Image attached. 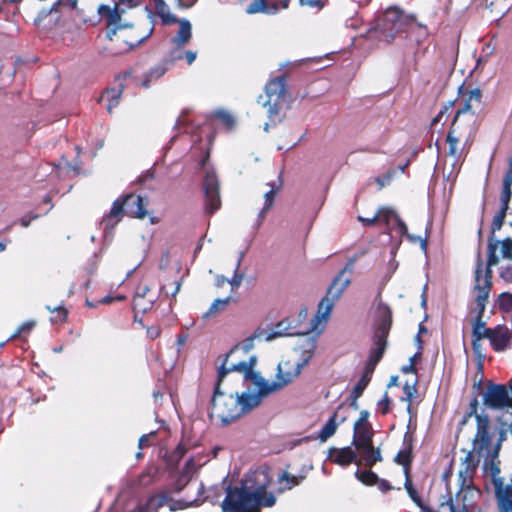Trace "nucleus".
I'll return each instance as SVG.
<instances>
[{
  "instance_id": "obj_55",
  "label": "nucleus",
  "mask_w": 512,
  "mask_h": 512,
  "mask_svg": "<svg viewBox=\"0 0 512 512\" xmlns=\"http://www.w3.org/2000/svg\"><path fill=\"white\" fill-rule=\"evenodd\" d=\"M394 174L395 171H390L384 177L377 178L376 181L378 183L379 189H382L384 186L389 185Z\"/></svg>"
},
{
  "instance_id": "obj_35",
  "label": "nucleus",
  "mask_w": 512,
  "mask_h": 512,
  "mask_svg": "<svg viewBox=\"0 0 512 512\" xmlns=\"http://www.w3.org/2000/svg\"><path fill=\"white\" fill-rule=\"evenodd\" d=\"M369 381H370V372L367 371V372H365V374L361 377V379L357 382V384L353 388V390L351 392V397H352L351 405L353 406L354 409L358 408L357 399L362 395V393H363L364 389L366 388V386L368 385Z\"/></svg>"
},
{
  "instance_id": "obj_15",
  "label": "nucleus",
  "mask_w": 512,
  "mask_h": 512,
  "mask_svg": "<svg viewBox=\"0 0 512 512\" xmlns=\"http://www.w3.org/2000/svg\"><path fill=\"white\" fill-rule=\"evenodd\" d=\"M255 340H264V330H257L255 331L251 336L244 339L241 343L235 345L222 359V363L220 366H227V372L228 373H237L242 376L240 373V370L233 368V366H237L240 363H247L249 361V358L247 360H240V361H233L231 360L232 357H234L237 353L240 351H243L244 353H248L250 350L254 348V342Z\"/></svg>"
},
{
  "instance_id": "obj_38",
  "label": "nucleus",
  "mask_w": 512,
  "mask_h": 512,
  "mask_svg": "<svg viewBox=\"0 0 512 512\" xmlns=\"http://www.w3.org/2000/svg\"><path fill=\"white\" fill-rule=\"evenodd\" d=\"M416 384H417V377L414 376V377H412V379L407 380L403 387L404 397L402 398V400L408 402V405H407L408 410H410L411 400L415 397V395L417 393Z\"/></svg>"
},
{
  "instance_id": "obj_39",
  "label": "nucleus",
  "mask_w": 512,
  "mask_h": 512,
  "mask_svg": "<svg viewBox=\"0 0 512 512\" xmlns=\"http://www.w3.org/2000/svg\"><path fill=\"white\" fill-rule=\"evenodd\" d=\"M477 306L479 308V315L477 317L476 322L473 325V337H477V338L487 337L488 338L489 333L491 332V330L487 329L485 327L484 322L481 321L482 313L484 312V310L481 311L480 306L478 304H477Z\"/></svg>"
},
{
  "instance_id": "obj_3",
  "label": "nucleus",
  "mask_w": 512,
  "mask_h": 512,
  "mask_svg": "<svg viewBox=\"0 0 512 512\" xmlns=\"http://www.w3.org/2000/svg\"><path fill=\"white\" fill-rule=\"evenodd\" d=\"M256 363L257 357L250 355L247 363H240L237 366H233V368L240 370L243 379L250 381L255 386L262 401L267 396L277 393L290 385L302 373L299 367L288 358H285L278 363L274 379L269 381L254 370Z\"/></svg>"
},
{
  "instance_id": "obj_5",
  "label": "nucleus",
  "mask_w": 512,
  "mask_h": 512,
  "mask_svg": "<svg viewBox=\"0 0 512 512\" xmlns=\"http://www.w3.org/2000/svg\"><path fill=\"white\" fill-rule=\"evenodd\" d=\"M200 466L201 463L196 464L193 459H190L173 489L162 492L168 494V503L166 504L170 511L182 510L203 503L205 499L202 497L203 484L190 478V475Z\"/></svg>"
},
{
  "instance_id": "obj_19",
  "label": "nucleus",
  "mask_w": 512,
  "mask_h": 512,
  "mask_svg": "<svg viewBox=\"0 0 512 512\" xmlns=\"http://www.w3.org/2000/svg\"><path fill=\"white\" fill-rule=\"evenodd\" d=\"M289 1L290 0H254L246 7V13L274 15L282 9H286Z\"/></svg>"
},
{
  "instance_id": "obj_51",
  "label": "nucleus",
  "mask_w": 512,
  "mask_h": 512,
  "mask_svg": "<svg viewBox=\"0 0 512 512\" xmlns=\"http://www.w3.org/2000/svg\"><path fill=\"white\" fill-rule=\"evenodd\" d=\"M420 359V353H415L413 356L410 357L409 359V364L407 365H404L402 368H401V371L404 373V374H412L414 376L415 375V364L416 362Z\"/></svg>"
},
{
  "instance_id": "obj_28",
  "label": "nucleus",
  "mask_w": 512,
  "mask_h": 512,
  "mask_svg": "<svg viewBox=\"0 0 512 512\" xmlns=\"http://www.w3.org/2000/svg\"><path fill=\"white\" fill-rule=\"evenodd\" d=\"M294 333L291 332V326L290 322L288 320H282L278 322L271 331H265L264 330V341H272L279 337H284L288 335H293Z\"/></svg>"
},
{
  "instance_id": "obj_48",
  "label": "nucleus",
  "mask_w": 512,
  "mask_h": 512,
  "mask_svg": "<svg viewBox=\"0 0 512 512\" xmlns=\"http://www.w3.org/2000/svg\"><path fill=\"white\" fill-rule=\"evenodd\" d=\"M71 171L77 173L76 168L72 167L68 162H65L64 164L61 163L53 167V172L58 178H61L64 174H68Z\"/></svg>"
},
{
  "instance_id": "obj_40",
  "label": "nucleus",
  "mask_w": 512,
  "mask_h": 512,
  "mask_svg": "<svg viewBox=\"0 0 512 512\" xmlns=\"http://www.w3.org/2000/svg\"><path fill=\"white\" fill-rule=\"evenodd\" d=\"M378 221L384 222L387 226L389 225L391 220H394L395 222L399 218L397 213L389 208V207H381L376 212Z\"/></svg>"
},
{
  "instance_id": "obj_31",
  "label": "nucleus",
  "mask_w": 512,
  "mask_h": 512,
  "mask_svg": "<svg viewBox=\"0 0 512 512\" xmlns=\"http://www.w3.org/2000/svg\"><path fill=\"white\" fill-rule=\"evenodd\" d=\"M233 300V296L229 294L226 298H217L210 305L208 311L203 315L205 319L214 317L225 311L229 303Z\"/></svg>"
},
{
  "instance_id": "obj_4",
  "label": "nucleus",
  "mask_w": 512,
  "mask_h": 512,
  "mask_svg": "<svg viewBox=\"0 0 512 512\" xmlns=\"http://www.w3.org/2000/svg\"><path fill=\"white\" fill-rule=\"evenodd\" d=\"M481 108V91L473 89L469 92L468 98L465 99L464 105L457 110L452 126L447 135V143L449 146L448 154L454 158H460L462 149L459 148V142L468 143L478 126L477 111Z\"/></svg>"
},
{
  "instance_id": "obj_45",
  "label": "nucleus",
  "mask_w": 512,
  "mask_h": 512,
  "mask_svg": "<svg viewBox=\"0 0 512 512\" xmlns=\"http://www.w3.org/2000/svg\"><path fill=\"white\" fill-rule=\"evenodd\" d=\"M506 212H507L506 210L500 209V211L493 218L492 227H491V237L493 239H494V233L497 230H500L504 223Z\"/></svg>"
},
{
  "instance_id": "obj_25",
  "label": "nucleus",
  "mask_w": 512,
  "mask_h": 512,
  "mask_svg": "<svg viewBox=\"0 0 512 512\" xmlns=\"http://www.w3.org/2000/svg\"><path fill=\"white\" fill-rule=\"evenodd\" d=\"M330 458L333 462L341 466L349 465L352 462L357 463V454L351 447L332 449L330 452ZM358 463L361 464L362 462L359 460Z\"/></svg>"
},
{
  "instance_id": "obj_8",
  "label": "nucleus",
  "mask_w": 512,
  "mask_h": 512,
  "mask_svg": "<svg viewBox=\"0 0 512 512\" xmlns=\"http://www.w3.org/2000/svg\"><path fill=\"white\" fill-rule=\"evenodd\" d=\"M498 248L497 240H493L492 237L489 239L488 244V263L487 267L484 271V263L480 257H478L476 269H475V301L481 308V311L485 309V305L489 296V292L491 289V267L495 266L499 262V257L496 255V250Z\"/></svg>"
},
{
  "instance_id": "obj_16",
  "label": "nucleus",
  "mask_w": 512,
  "mask_h": 512,
  "mask_svg": "<svg viewBox=\"0 0 512 512\" xmlns=\"http://www.w3.org/2000/svg\"><path fill=\"white\" fill-rule=\"evenodd\" d=\"M336 301L329 299L327 295L318 304L317 313L311 320L310 329L312 333L321 335L330 319L332 309Z\"/></svg>"
},
{
  "instance_id": "obj_13",
  "label": "nucleus",
  "mask_w": 512,
  "mask_h": 512,
  "mask_svg": "<svg viewBox=\"0 0 512 512\" xmlns=\"http://www.w3.org/2000/svg\"><path fill=\"white\" fill-rule=\"evenodd\" d=\"M285 83L283 78L271 80L265 88V95L258 97V103L267 108L270 118L279 114L284 101Z\"/></svg>"
},
{
  "instance_id": "obj_56",
  "label": "nucleus",
  "mask_w": 512,
  "mask_h": 512,
  "mask_svg": "<svg viewBox=\"0 0 512 512\" xmlns=\"http://www.w3.org/2000/svg\"><path fill=\"white\" fill-rule=\"evenodd\" d=\"M389 399L387 397V394H385L383 396V398L381 400L378 401V410L382 413V414H386L388 411H389Z\"/></svg>"
},
{
  "instance_id": "obj_29",
  "label": "nucleus",
  "mask_w": 512,
  "mask_h": 512,
  "mask_svg": "<svg viewBox=\"0 0 512 512\" xmlns=\"http://www.w3.org/2000/svg\"><path fill=\"white\" fill-rule=\"evenodd\" d=\"M478 495L479 491L474 489L472 485L468 486L467 488L460 487V490L456 494V501L461 502L463 508L467 510L469 507L473 505L474 499Z\"/></svg>"
},
{
  "instance_id": "obj_52",
  "label": "nucleus",
  "mask_w": 512,
  "mask_h": 512,
  "mask_svg": "<svg viewBox=\"0 0 512 512\" xmlns=\"http://www.w3.org/2000/svg\"><path fill=\"white\" fill-rule=\"evenodd\" d=\"M511 195H512L511 187L503 185V190H502L501 197H500L502 210H506V211L508 210V205H509Z\"/></svg>"
},
{
  "instance_id": "obj_58",
  "label": "nucleus",
  "mask_w": 512,
  "mask_h": 512,
  "mask_svg": "<svg viewBox=\"0 0 512 512\" xmlns=\"http://www.w3.org/2000/svg\"><path fill=\"white\" fill-rule=\"evenodd\" d=\"M500 276L502 279H504L506 282H512V266H507L501 268Z\"/></svg>"
},
{
  "instance_id": "obj_23",
  "label": "nucleus",
  "mask_w": 512,
  "mask_h": 512,
  "mask_svg": "<svg viewBox=\"0 0 512 512\" xmlns=\"http://www.w3.org/2000/svg\"><path fill=\"white\" fill-rule=\"evenodd\" d=\"M389 323L383 322L379 329L378 334L376 335V348L372 351L369 365H371V369L378 363V361L382 358L384 350L386 348V335L388 332Z\"/></svg>"
},
{
  "instance_id": "obj_2",
  "label": "nucleus",
  "mask_w": 512,
  "mask_h": 512,
  "mask_svg": "<svg viewBox=\"0 0 512 512\" xmlns=\"http://www.w3.org/2000/svg\"><path fill=\"white\" fill-rule=\"evenodd\" d=\"M230 374L227 372L226 365L219 366L217 382L211 399L210 417L213 421L223 425L235 421L262 403L255 386L247 387L241 395L222 391L224 381Z\"/></svg>"
},
{
  "instance_id": "obj_44",
  "label": "nucleus",
  "mask_w": 512,
  "mask_h": 512,
  "mask_svg": "<svg viewBox=\"0 0 512 512\" xmlns=\"http://www.w3.org/2000/svg\"><path fill=\"white\" fill-rule=\"evenodd\" d=\"M165 71L166 69L163 66H156L151 69L147 74L145 81L143 82V86L148 88L150 86V82L160 78L162 75H164Z\"/></svg>"
},
{
  "instance_id": "obj_47",
  "label": "nucleus",
  "mask_w": 512,
  "mask_h": 512,
  "mask_svg": "<svg viewBox=\"0 0 512 512\" xmlns=\"http://www.w3.org/2000/svg\"><path fill=\"white\" fill-rule=\"evenodd\" d=\"M497 242H498V247L501 248L502 257L512 260V240L508 238L503 241H497Z\"/></svg>"
},
{
  "instance_id": "obj_36",
  "label": "nucleus",
  "mask_w": 512,
  "mask_h": 512,
  "mask_svg": "<svg viewBox=\"0 0 512 512\" xmlns=\"http://www.w3.org/2000/svg\"><path fill=\"white\" fill-rule=\"evenodd\" d=\"M213 117L219 120L227 129H233L236 125L234 115L225 109L215 110L213 112Z\"/></svg>"
},
{
  "instance_id": "obj_57",
  "label": "nucleus",
  "mask_w": 512,
  "mask_h": 512,
  "mask_svg": "<svg viewBox=\"0 0 512 512\" xmlns=\"http://www.w3.org/2000/svg\"><path fill=\"white\" fill-rule=\"evenodd\" d=\"M156 432H150L148 434L142 435L139 439V448L143 449L144 447L148 446L150 443V440L155 437Z\"/></svg>"
},
{
  "instance_id": "obj_61",
  "label": "nucleus",
  "mask_w": 512,
  "mask_h": 512,
  "mask_svg": "<svg viewBox=\"0 0 512 512\" xmlns=\"http://www.w3.org/2000/svg\"><path fill=\"white\" fill-rule=\"evenodd\" d=\"M357 219L363 225H367V226L374 225L378 221V218H377L376 214L373 217H371V218H364L362 216H358Z\"/></svg>"
},
{
  "instance_id": "obj_34",
  "label": "nucleus",
  "mask_w": 512,
  "mask_h": 512,
  "mask_svg": "<svg viewBox=\"0 0 512 512\" xmlns=\"http://www.w3.org/2000/svg\"><path fill=\"white\" fill-rule=\"evenodd\" d=\"M121 98V90L119 89H110L107 90L100 98V102H106V108L109 113L112 112L114 108H116L119 104V100Z\"/></svg>"
},
{
  "instance_id": "obj_26",
  "label": "nucleus",
  "mask_w": 512,
  "mask_h": 512,
  "mask_svg": "<svg viewBox=\"0 0 512 512\" xmlns=\"http://www.w3.org/2000/svg\"><path fill=\"white\" fill-rule=\"evenodd\" d=\"M179 25V30L175 37L172 38L171 43L173 46H185L192 37V25L187 19H180L176 21Z\"/></svg>"
},
{
  "instance_id": "obj_63",
  "label": "nucleus",
  "mask_w": 512,
  "mask_h": 512,
  "mask_svg": "<svg viewBox=\"0 0 512 512\" xmlns=\"http://www.w3.org/2000/svg\"><path fill=\"white\" fill-rule=\"evenodd\" d=\"M147 335L150 339H155L160 335V328L157 326L149 327L147 329Z\"/></svg>"
},
{
  "instance_id": "obj_14",
  "label": "nucleus",
  "mask_w": 512,
  "mask_h": 512,
  "mask_svg": "<svg viewBox=\"0 0 512 512\" xmlns=\"http://www.w3.org/2000/svg\"><path fill=\"white\" fill-rule=\"evenodd\" d=\"M483 401L486 407L504 410L499 417V421L503 427H507L503 423V418L508 411H511L512 397L509 396L508 390L503 385H488L486 391L483 394Z\"/></svg>"
},
{
  "instance_id": "obj_60",
  "label": "nucleus",
  "mask_w": 512,
  "mask_h": 512,
  "mask_svg": "<svg viewBox=\"0 0 512 512\" xmlns=\"http://www.w3.org/2000/svg\"><path fill=\"white\" fill-rule=\"evenodd\" d=\"M181 286H182V282L181 281H175L174 282V288L172 289L171 292H169L165 286H163L161 288L162 291H164L166 293V295H171L173 298L177 295V293L180 291L181 289Z\"/></svg>"
},
{
  "instance_id": "obj_22",
  "label": "nucleus",
  "mask_w": 512,
  "mask_h": 512,
  "mask_svg": "<svg viewBox=\"0 0 512 512\" xmlns=\"http://www.w3.org/2000/svg\"><path fill=\"white\" fill-rule=\"evenodd\" d=\"M352 282V278L349 275L337 274L330 284L326 295L329 299L338 301L345 290L349 287Z\"/></svg>"
},
{
  "instance_id": "obj_30",
  "label": "nucleus",
  "mask_w": 512,
  "mask_h": 512,
  "mask_svg": "<svg viewBox=\"0 0 512 512\" xmlns=\"http://www.w3.org/2000/svg\"><path fill=\"white\" fill-rule=\"evenodd\" d=\"M270 188L264 192L265 204L259 212L260 220L265 218L266 213L270 210L273 205L274 197L281 188V182L267 184Z\"/></svg>"
},
{
  "instance_id": "obj_20",
  "label": "nucleus",
  "mask_w": 512,
  "mask_h": 512,
  "mask_svg": "<svg viewBox=\"0 0 512 512\" xmlns=\"http://www.w3.org/2000/svg\"><path fill=\"white\" fill-rule=\"evenodd\" d=\"M346 419L347 415L344 408L339 407L318 432L317 438L320 442H326L331 438L336 433L338 426L345 422Z\"/></svg>"
},
{
  "instance_id": "obj_11",
  "label": "nucleus",
  "mask_w": 512,
  "mask_h": 512,
  "mask_svg": "<svg viewBox=\"0 0 512 512\" xmlns=\"http://www.w3.org/2000/svg\"><path fill=\"white\" fill-rule=\"evenodd\" d=\"M147 17L150 21L143 34L139 35L135 41L128 43L129 47H134L147 39L154 31L155 15L161 19L163 25H171L176 23L177 18L170 12V7L164 0H150V8L145 7Z\"/></svg>"
},
{
  "instance_id": "obj_24",
  "label": "nucleus",
  "mask_w": 512,
  "mask_h": 512,
  "mask_svg": "<svg viewBox=\"0 0 512 512\" xmlns=\"http://www.w3.org/2000/svg\"><path fill=\"white\" fill-rule=\"evenodd\" d=\"M495 496L499 512H512V488L495 483Z\"/></svg>"
},
{
  "instance_id": "obj_50",
  "label": "nucleus",
  "mask_w": 512,
  "mask_h": 512,
  "mask_svg": "<svg viewBox=\"0 0 512 512\" xmlns=\"http://www.w3.org/2000/svg\"><path fill=\"white\" fill-rule=\"evenodd\" d=\"M499 306L504 311L512 310V294L504 292L499 296Z\"/></svg>"
},
{
  "instance_id": "obj_49",
  "label": "nucleus",
  "mask_w": 512,
  "mask_h": 512,
  "mask_svg": "<svg viewBox=\"0 0 512 512\" xmlns=\"http://www.w3.org/2000/svg\"><path fill=\"white\" fill-rule=\"evenodd\" d=\"M36 326L35 320H29L20 325L15 332L11 335L10 339H15L23 333H29Z\"/></svg>"
},
{
  "instance_id": "obj_32",
  "label": "nucleus",
  "mask_w": 512,
  "mask_h": 512,
  "mask_svg": "<svg viewBox=\"0 0 512 512\" xmlns=\"http://www.w3.org/2000/svg\"><path fill=\"white\" fill-rule=\"evenodd\" d=\"M78 0H58L49 10H43L39 13L38 17L35 19V23L40 25V23L53 12H57L60 6H65L70 9H76Z\"/></svg>"
},
{
  "instance_id": "obj_64",
  "label": "nucleus",
  "mask_w": 512,
  "mask_h": 512,
  "mask_svg": "<svg viewBox=\"0 0 512 512\" xmlns=\"http://www.w3.org/2000/svg\"><path fill=\"white\" fill-rule=\"evenodd\" d=\"M503 184H504V186H509L512 188V158L510 161L509 171L507 172V174L504 178Z\"/></svg>"
},
{
  "instance_id": "obj_21",
  "label": "nucleus",
  "mask_w": 512,
  "mask_h": 512,
  "mask_svg": "<svg viewBox=\"0 0 512 512\" xmlns=\"http://www.w3.org/2000/svg\"><path fill=\"white\" fill-rule=\"evenodd\" d=\"M461 460V466L458 472V481L460 487L467 488L472 485L473 474L477 466V462L474 459L473 452L466 453L464 458Z\"/></svg>"
},
{
  "instance_id": "obj_27",
  "label": "nucleus",
  "mask_w": 512,
  "mask_h": 512,
  "mask_svg": "<svg viewBox=\"0 0 512 512\" xmlns=\"http://www.w3.org/2000/svg\"><path fill=\"white\" fill-rule=\"evenodd\" d=\"M488 338L491 341L494 349L497 351H503L508 346L510 341V334L507 328L498 326L491 330Z\"/></svg>"
},
{
  "instance_id": "obj_12",
  "label": "nucleus",
  "mask_w": 512,
  "mask_h": 512,
  "mask_svg": "<svg viewBox=\"0 0 512 512\" xmlns=\"http://www.w3.org/2000/svg\"><path fill=\"white\" fill-rule=\"evenodd\" d=\"M140 3L141 0H120L113 9L108 5L99 6L98 13L107 20V36L110 39H112V36L116 35L117 30L129 26L127 22L122 20L125 8H133Z\"/></svg>"
},
{
  "instance_id": "obj_41",
  "label": "nucleus",
  "mask_w": 512,
  "mask_h": 512,
  "mask_svg": "<svg viewBox=\"0 0 512 512\" xmlns=\"http://www.w3.org/2000/svg\"><path fill=\"white\" fill-rule=\"evenodd\" d=\"M155 296H149L148 298L134 297V308L140 312H147L150 310L155 302Z\"/></svg>"
},
{
  "instance_id": "obj_10",
  "label": "nucleus",
  "mask_w": 512,
  "mask_h": 512,
  "mask_svg": "<svg viewBox=\"0 0 512 512\" xmlns=\"http://www.w3.org/2000/svg\"><path fill=\"white\" fill-rule=\"evenodd\" d=\"M319 337V334L312 333L311 330L299 333L287 358L303 370L315 356Z\"/></svg>"
},
{
  "instance_id": "obj_17",
  "label": "nucleus",
  "mask_w": 512,
  "mask_h": 512,
  "mask_svg": "<svg viewBox=\"0 0 512 512\" xmlns=\"http://www.w3.org/2000/svg\"><path fill=\"white\" fill-rule=\"evenodd\" d=\"M203 187L206 198V209L212 214L217 211L221 205L219 184L214 172L206 171Z\"/></svg>"
},
{
  "instance_id": "obj_7",
  "label": "nucleus",
  "mask_w": 512,
  "mask_h": 512,
  "mask_svg": "<svg viewBox=\"0 0 512 512\" xmlns=\"http://www.w3.org/2000/svg\"><path fill=\"white\" fill-rule=\"evenodd\" d=\"M413 21L412 16L405 14L398 7H391L381 17L377 18L375 25L368 33L372 38L390 43L398 34L404 32Z\"/></svg>"
},
{
  "instance_id": "obj_37",
  "label": "nucleus",
  "mask_w": 512,
  "mask_h": 512,
  "mask_svg": "<svg viewBox=\"0 0 512 512\" xmlns=\"http://www.w3.org/2000/svg\"><path fill=\"white\" fill-rule=\"evenodd\" d=\"M278 480L280 483H285L284 487L279 488V493H282L285 490H290L293 487L299 485L303 480V477L293 476L287 472H283L281 475H279Z\"/></svg>"
},
{
  "instance_id": "obj_9",
  "label": "nucleus",
  "mask_w": 512,
  "mask_h": 512,
  "mask_svg": "<svg viewBox=\"0 0 512 512\" xmlns=\"http://www.w3.org/2000/svg\"><path fill=\"white\" fill-rule=\"evenodd\" d=\"M372 435L370 424H354L353 445L360 462L369 467L382 460L380 450L373 446Z\"/></svg>"
},
{
  "instance_id": "obj_53",
  "label": "nucleus",
  "mask_w": 512,
  "mask_h": 512,
  "mask_svg": "<svg viewBox=\"0 0 512 512\" xmlns=\"http://www.w3.org/2000/svg\"><path fill=\"white\" fill-rule=\"evenodd\" d=\"M405 488L409 494V496L411 497V499L415 502V504L418 506V507H421V499L420 497L418 496L417 492L415 491V489L412 487V484L409 480L406 481L405 483Z\"/></svg>"
},
{
  "instance_id": "obj_1",
  "label": "nucleus",
  "mask_w": 512,
  "mask_h": 512,
  "mask_svg": "<svg viewBox=\"0 0 512 512\" xmlns=\"http://www.w3.org/2000/svg\"><path fill=\"white\" fill-rule=\"evenodd\" d=\"M271 480L268 469L249 472L240 487L227 491L222 502L223 512H261V508L273 507L277 501L276 496L267 491Z\"/></svg>"
},
{
  "instance_id": "obj_42",
  "label": "nucleus",
  "mask_w": 512,
  "mask_h": 512,
  "mask_svg": "<svg viewBox=\"0 0 512 512\" xmlns=\"http://www.w3.org/2000/svg\"><path fill=\"white\" fill-rule=\"evenodd\" d=\"M240 262H241V258L238 260L236 270L234 272L232 279H229V281H228V285L230 286V294L231 295L237 291V289L241 286L243 279H244V274L238 272Z\"/></svg>"
},
{
  "instance_id": "obj_62",
  "label": "nucleus",
  "mask_w": 512,
  "mask_h": 512,
  "mask_svg": "<svg viewBox=\"0 0 512 512\" xmlns=\"http://www.w3.org/2000/svg\"><path fill=\"white\" fill-rule=\"evenodd\" d=\"M407 237L412 241V242H420L421 244V248L423 250L426 249L427 247V240L426 238H422L420 236H414V235H410V234H407Z\"/></svg>"
},
{
  "instance_id": "obj_54",
  "label": "nucleus",
  "mask_w": 512,
  "mask_h": 512,
  "mask_svg": "<svg viewBox=\"0 0 512 512\" xmlns=\"http://www.w3.org/2000/svg\"><path fill=\"white\" fill-rule=\"evenodd\" d=\"M184 46H173L170 52L171 61H178L184 59L185 52L182 50Z\"/></svg>"
},
{
  "instance_id": "obj_18",
  "label": "nucleus",
  "mask_w": 512,
  "mask_h": 512,
  "mask_svg": "<svg viewBox=\"0 0 512 512\" xmlns=\"http://www.w3.org/2000/svg\"><path fill=\"white\" fill-rule=\"evenodd\" d=\"M477 421V433L473 442V449L479 455L489 454V447L491 444L490 435L488 432L489 419L487 416L475 415Z\"/></svg>"
},
{
  "instance_id": "obj_6",
  "label": "nucleus",
  "mask_w": 512,
  "mask_h": 512,
  "mask_svg": "<svg viewBox=\"0 0 512 512\" xmlns=\"http://www.w3.org/2000/svg\"><path fill=\"white\" fill-rule=\"evenodd\" d=\"M148 200L134 194H127L116 199L113 202L110 212L102 219L101 225L104 228V236L107 238L112 235V230L121 221L124 214L139 219H144L147 215L145 207Z\"/></svg>"
},
{
  "instance_id": "obj_33",
  "label": "nucleus",
  "mask_w": 512,
  "mask_h": 512,
  "mask_svg": "<svg viewBox=\"0 0 512 512\" xmlns=\"http://www.w3.org/2000/svg\"><path fill=\"white\" fill-rule=\"evenodd\" d=\"M484 3L495 16H501L509 10L512 0H484Z\"/></svg>"
},
{
  "instance_id": "obj_43",
  "label": "nucleus",
  "mask_w": 512,
  "mask_h": 512,
  "mask_svg": "<svg viewBox=\"0 0 512 512\" xmlns=\"http://www.w3.org/2000/svg\"><path fill=\"white\" fill-rule=\"evenodd\" d=\"M356 478L365 485H374L378 482V476L371 471H359L355 473Z\"/></svg>"
},
{
  "instance_id": "obj_59",
  "label": "nucleus",
  "mask_w": 512,
  "mask_h": 512,
  "mask_svg": "<svg viewBox=\"0 0 512 512\" xmlns=\"http://www.w3.org/2000/svg\"><path fill=\"white\" fill-rule=\"evenodd\" d=\"M149 293H150V289L148 286H146V285L139 286L136 290L134 297H140L143 299L148 298L150 296Z\"/></svg>"
},
{
  "instance_id": "obj_46",
  "label": "nucleus",
  "mask_w": 512,
  "mask_h": 512,
  "mask_svg": "<svg viewBox=\"0 0 512 512\" xmlns=\"http://www.w3.org/2000/svg\"><path fill=\"white\" fill-rule=\"evenodd\" d=\"M364 253L365 252L363 251L360 254H355L352 257H350L349 260L347 261V263L345 264V266L343 267V269L338 274L349 275L351 277V275L354 272L355 263H356L357 259L360 256L364 255Z\"/></svg>"
}]
</instances>
